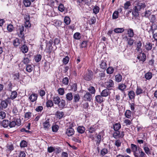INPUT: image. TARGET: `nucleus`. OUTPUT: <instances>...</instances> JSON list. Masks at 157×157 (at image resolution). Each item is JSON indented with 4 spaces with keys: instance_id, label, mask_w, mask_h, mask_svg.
Wrapping results in <instances>:
<instances>
[{
    "instance_id": "nucleus-11",
    "label": "nucleus",
    "mask_w": 157,
    "mask_h": 157,
    "mask_svg": "<svg viewBox=\"0 0 157 157\" xmlns=\"http://www.w3.org/2000/svg\"><path fill=\"white\" fill-rule=\"evenodd\" d=\"M37 97L38 95L37 94L33 93L29 96V98L31 102H34L36 100Z\"/></svg>"
},
{
    "instance_id": "nucleus-27",
    "label": "nucleus",
    "mask_w": 157,
    "mask_h": 157,
    "mask_svg": "<svg viewBox=\"0 0 157 157\" xmlns=\"http://www.w3.org/2000/svg\"><path fill=\"white\" fill-rule=\"evenodd\" d=\"M143 149L145 153L147 155H150L151 152L150 148L146 146L143 147Z\"/></svg>"
},
{
    "instance_id": "nucleus-51",
    "label": "nucleus",
    "mask_w": 157,
    "mask_h": 157,
    "mask_svg": "<svg viewBox=\"0 0 157 157\" xmlns=\"http://www.w3.org/2000/svg\"><path fill=\"white\" fill-rule=\"evenodd\" d=\"M59 10L61 12L64 11V5L62 4H60L59 5L58 7Z\"/></svg>"
},
{
    "instance_id": "nucleus-57",
    "label": "nucleus",
    "mask_w": 157,
    "mask_h": 157,
    "mask_svg": "<svg viewBox=\"0 0 157 157\" xmlns=\"http://www.w3.org/2000/svg\"><path fill=\"white\" fill-rule=\"evenodd\" d=\"M74 37L75 39L77 40L79 39L81 37L80 33H75L74 35Z\"/></svg>"
},
{
    "instance_id": "nucleus-45",
    "label": "nucleus",
    "mask_w": 157,
    "mask_h": 157,
    "mask_svg": "<svg viewBox=\"0 0 157 157\" xmlns=\"http://www.w3.org/2000/svg\"><path fill=\"white\" fill-rule=\"evenodd\" d=\"M118 11H115L113 13L112 15V18L113 19H116L118 18Z\"/></svg>"
},
{
    "instance_id": "nucleus-26",
    "label": "nucleus",
    "mask_w": 157,
    "mask_h": 157,
    "mask_svg": "<svg viewBox=\"0 0 157 157\" xmlns=\"http://www.w3.org/2000/svg\"><path fill=\"white\" fill-rule=\"evenodd\" d=\"M121 128V125L120 123H116L113 125V129L115 131H117Z\"/></svg>"
},
{
    "instance_id": "nucleus-17",
    "label": "nucleus",
    "mask_w": 157,
    "mask_h": 157,
    "mask_svg": "<svg viewBox=\"0 0 157 157\" xmlns=\"http://www.w3.org/2000/svg\"><path fill=\"white\" fill-rule=\"evenodd\" d=\"M17 94L16 91H12L11 93V94L10 95V98H10V99H13L15 98L17 96Z\"/></svg>"
},
{
    "instance_id": "nucleus-52",
    "label": "nucleus",
    "mask_w": 157,
    "mask_h": 157,
    "mask_svg": "<svg viewBox=\"0 0 157 157\" xmlns=\"http://www.w3.org/2000/svg\"><path fill=\"white\" fill-rule=\"evenodd\" d=\"M54 23L56 26H59L62 24V22L60 21L56 20L54 21Z\"/></svg>"
},
{
    "instance_id": "nucleus-36",
    "label": "nucleus",
    "mask_w": 157,
    "mask_h": 157,
    "mask_svg": "<svg viewBox=\"0 0 157 157\" xmlns=\"http://www.w3.org/2000/svg\"><path fill=\"white\" fill-rule=\"evenodd\" d=\"M65 101L64 100H60V102L58 105V106L60 108H63L65 105Z\"/></svg>"
},
{
    "instance_id": "nucleus-29",
    "label": "nucleus",
    "mask_w": 157,
    "mask_h": 157,
    "mask_svg": "<svg viewBox=\"0 0 157 157\" xmlns=\"http://www.w3.org/2000/svg\"><path fill=\"white\" fill-rule=\"evenodd\" d=\"M21 50L23 53H27L28 50L27 46L25 45H24L21 47Z\"/></svg>"
},
{
    "instance_id": "nucleus-30",
    "label": "nucleus",
    "mask_w": 157,
    "mask_h": 157,
    "mask_svg": "<svg viewBox=\"0 0 157 157\" xmlns=\"http://www.w3.org/2000/svg\"><path fill=\"white\" fill-rule=\"evenodd\" d=\"M13 150V147L12 144L8 145L7 146L6 151L7 152H10Z\"/></svg>"
},
{
    "instance_id": "nucleus-19",
    "label": "nucleus",
    "mask_w": 157,
    "mask_h": 157,
    "mask_svg": "<svg viewBox=\"0 0 157 157\" xmlns=\"http://www.w3.org/2000/svg\"><path fill=\"white\" fill-rule=\"evenodd\" d=\"M115 78L116 81L117 82H119L121 81L122 76L121 75L119 74L115 76Z\"/></svg>"
},
{
    "instance_id": "nucleus-53",
    "label": "nucleus",
    "mask_w": 157,
    "mask_h": 157,
    "mask_svg": "<svg viewBox=\"0 0 157 157\" xmlns=\"http://www.w3.org/2000/svg\"><path fill=\"white\" fill-rule=\"evenodd\" d=\"M59 126L58 125L55 124L52 127V130L53 132H56L58 129Z\"/></svg>"
},
{
    "instance_id": "nucleus-43",
    "label": "nucleus",
    "mask_w": 157,
    "mask_h": 157,
    "mask_svg": "<svg viewBox=\"0 0 157 157\" xmlns=\"http://www.w3.org/2000/svg\"><path fill=\"white\" fill-rule=\"evenodd\" d=\"M125 117L128 118H130L131 115V112L129 110H127L125 113Z\"/></svg>"
},
{
    "instance_id": "nucleus-15",
    "label": "nucleus",
    "mask_w": 157,
    "mask_h": 157,
    "mask_svg": "<svg viewBox=\"0 0 157 157\" xmlns=\"http://www.w3.org/2000/svg\"><path fill=\"white\" fill-rule=\"evenodd\" d=\"M100 68L102 70H105L107 68V65L105 61L102 60L100 64Z\"/></svg>"
},
{
    "instance_id": "nucleus-6",
    "label": "nucleus",
    "mask_w": 157,
    "mask_h": 157,
    "mask_svg": "<svg viewBox=\"0 0 157 157\" xmlns=\"http://www.w3.org/2000/svg\"><path fill=\"white\" fill-rule=\"evenodd\" d=\"M24 30V26H20L17 31L18 33V35L19 37L23 38L24 36V33L23 32Z\"/></svg>"
},
{
    "instance_id": "nucleus-12",
    "label": "nucleus",
    "mask_w": 157,
    "mask_h": 157,
    "mask_svg": "<svg viewBox=\"0 0 157 157\" xmlns=\"http://www.w3.org/2000/svg\"><path fill=\"white\" fill-rule=\"evenodd\" d=\"M146 58V57L145 54L144 53H141V52L137 57V58L139 60V61H142L143 62L145 60Z\"/></svg>"
},
{
    "instance_id": "nucleus-47",
    "label": "nucleus",
    "mask_w": 157,
    "mask_h": 157,
    "mask_svg": "<svg viewBox=\"0 0 157 157\" xmlns=\"http://www.w3.org/2000/svg\"><path fill=\"white\" fill-rule=\"evenodd\" d=\"M41 59V56L40 54L36 55L35 57V59L36 62L40 61Z\"/></svg>"
},
{
    "instance_id": "nucleus-33",
    "label": "nucleus",
    "mask_w": 157,
    "mask_h": 157,
    "mask_svg": "<svg viewBox=\"0 0 157 157\" xmlns=\"http://www.w3.org/2000/svg\"><path fill=\"white\" fill-rule=\"evenodd\" d=\"M67 99L68 101H71L72 100L73 96L72 93H68L66 95Z\"/></svg>"
},
{
    "instance_id": "nucleus-31",
    "label": "nucleus",
    "mask_w": 157,
    "mask_h": 157,
    "mask_svg": "<svg viewBox=\"0 0 157 157\" xmlns=\"http://www.w3.org/2000/svg\"><path fill=\"white\" fill-rule=\"evenodd\" d=\"M124 29L123 28H117L114 29V31L116 33H121L123 32Z\"/></svg>"
},
{
    "instance_id": "nucleus-62",
    "label": "nucleus",
    "mask_w": 157,
    "mask_h": 157,
    "mask_svg": "<svg viewBox=\"0 0 157 157\" xmlns=\"http://www.w3.org/2000/svg\"><path fill=\"white\" fill-rule=\"evenodd\" d=\"M69 82V79L67 77H65L63 79V83L66 85H67Z\"/></svg>"
},
{
    "instance_id": "nucleus-56",
    "label": "nucleus",
    "mask_w": 157,
    "mask_h": 157,
    "mask_svg": "<svg viewBox=\"0 0 157 157\" xmlns=\"http://www.w3.org/2000/svg\"><path fill=\"white\" fill-rule=\"evenodd\" d=\"M24 5L26 7L29 6L31 4V2L29 0H24Z\"/></svg>"
},
{
    "instance_id": "nucleus-8",
    "label": "nucleus",
    "mask_w": 157,
    "mask_h": 157,
    "mask_svg": "<svg viewBox=\"0 0 157 157\" xmlns=\"http://www.w3.org/2000/svg\"><path fill=\"white\" fill-rule=\"evenodd\" d=\"M98 128V126L96 125H94L87 128L88 131L90 133L94 132Z\"/></svg>"
},
{
    "instance_id": "nucleus-32",
    "label": "nucleus",
    "mask_w": 157,
    "mask_h": 157,
    "mask_svg": "<svg viewBox=\"0 0 157 157\" xmlns=\"http://www.w3.org/2000/svg\"><path fill=\"white\" fill-rule=\"evenodd\" d=\"M143 90L140 87L137 86L136 91L137 95H139L143 93Z\"/></svg>"
},
{
    "instance_id": "nucleus-60",
    "label": "nucleus",
    "mask_w": 157,
    "mask_h": 157,
    "mask_svg": "<svg viewBox=\"0 0 157 157\" xmlns=\"http://www.w3.org/2000/svg\"><path fill=\"white\" fill-rule=\"evenodd\" d=\"M59 94L61 95H63L64 93V90L63 88H59L58 90Z\"/></svg>"
},
{
    "instance_id": "nucleus-63",
    "label": "nucleus",
    "mask_w": 157,
    "mask_h": 157,
    "mask_svg": "<svg viewBox=\"0 0 157 157\" xmlns=\"http://www.w3.org/2000/svg\"><path fill=\"white\" fill-rule=\"evenodd\" d=\"M69 60V58L68 56H66L63 59V62L64 64H67L68 63Z\"/></svg>"
},
{
    "instance_id": "nucleus-39",
    "label": "nucleus",
    "mask_w": 157,
    "mask_h": 157,
    "mask_svg": "<svg viewBox=\"0 0 157 157\" xmlns=\"http://www.w3.org/2000/svg\"><path fill=\"white\" fill-rule=\"evenodd\" d=\"M71 21L69 17L66 16L64 17V22L67 25L70 24Z\"/></svg>"
},
{
    "instance_id": "nucleus-58",
    "label": "nucleus",
    "mask_w": 157,
    "mask_h": 157,
    "mask_svg": "<svg viewBox=\"0 0 157 157\" xmlns=\"http://www.w3.org/2000/svg\"><path fill=\"white\" fill-rule=\"evenodd\" d=\"M131 5V3L129 1L127 2L124 5V8L125 9H127L128 8L129 6Z\"/></svg>"
},
{
    "instance_id": "nucleus-4",
    "label": "nucleus",
    "mask_w": 157,
    "mask_h": 157,
    "mask_svg": "<svg viewBox=\"0 0 157 157\" xmlns=\"http://www.w3.org/2000/svg\"><path fill=\"white\" fill-rule=\"evenodd\" d=\"M93 76V73L89 70H87V71L84 75V78L85 80L89 81L92 79Z\"/></svg>"
},
{
    "instance_id": "nucleus-2",
    "label": "nucleus",
    "mask_w": 157,
    "mask_h": 157,
    "mask_svg": "<svg viewBox=\"0 0 157 157\" xmlns=\"http://www.w3.org/2000/svg\"><path fill=\"white\" fill-rule=\"evenodd\" d=\"M43 128L46 131L48 130L51 127V122L49 118L46 119L42 123Z\"/></svg>"
},
{
    "instance_id": "nucleus-54",
    "label": "nucleus",
    "mask_w": 157,
    "mask_h": 157,
    "mask_svg": "<svg viewBox=\"0 0 157 157\" xmlns=\"http://www.w3.org/2000/svg\"><path fill=\"white\" fill-rule=\"evenodd\" d=\"M57 115L58 118L61 119L63 117L64 113L63 112H58L57 113Z\"/></svg>"
},
{
    "instance_id": "nucleus-5",
    "label": "nucleus",
    "mask_w": 157,
    "mask_h": 157,
    "mask_svg": "<svg viewBox=\"0 0 157 157\" xmlns=\"http://www.w3.org/2000/svg\"><path fill=\"white\" fill-rule=\"evenodd\" d=\"M11 102L10 98H8L6 100L2 101L1 105V106L3 108L5 109L8 106V104L10 103Z\"/></svg>"
},
{
    "instance_id": "nucleus-21",
    "label": "nucleus",
    "mask_w": 157,
    "mask_h": 157,
    "mask_svg": "<svg viewBox=\"0 0 157 157\" xmlns=\"http://www.w3.org/2000/svg\"><path fill=\"white\" fill-rule=\"evenodd\" d=\"M95 100L98 103H101L103 101L102 96L101 95H98L95 96Z\"/></svg>"
},
{
    "instance_id": "nucleus-41",
    "label": "nucleus",
    "mask_w": 157,
    "mask_h": 157,
    "mask_svg": "<svg viewBox=\"0 0 157 157\" xmlns=\"http://www.w3.org/2000/svg\"><path fill=\"white\" fill-rule=\"evenodd\" d=\"M46 105L48 107H51L53 105V103L52 101L48 100L46 103Z\"/></svg>"
},
{
    "instance_id": "nucleus-7",
    "label": "nucleus",
    "mask_w": 157,
    "mask_h": 157,
    "mask_svg": "<svg viewBox=\"0 0 157 157\" xmlns=\"http://www.w3.org/2000/svg\"><path fill=\"white\" fill-rule=\"evenodd\" d=\"M105 86L107 89H109L113 87L114 86V82L113 80L109 79L105 83Z\"/></svg>"
},
{
    "instance_id": "nucleus-44",
    "label": "nucleus",
    "mask_w": 157,
    "mask_h": 157,
    "mask_svg": "<svg viewBox=\"0 0 157 157\" xmlns=\"http://www.w3.org/2000/svg\"><path fill=\"white\" fill-rule=\"evenodd\" d=\"M99 9L100 8L98 6H94L93 9L94 13L95 14H97L99 12Z\"/></svg>"
},
{
    "instance_id": "nucleus-10",
    "label": "nucleus",
    "mask_w": 157,
    "mask_h": 157,
    "mask_svg": "<svg viewBox=\"0 0 157 157\" xmlns=\"http://www.w3.org/2000/svg\"><path fill=\"white\" fill-rule=\"evenodd\" d=\"M110 92L109 89H106L103 90L101 93V95L102 97H106L109 96L110 94Z\"/></svg>"
},
{
    "instance_id": "nucleus-38",
    "label": "nucleus",
    "mask_w": 157,
    "mask_h": 157,
    "mask_svg": "<svg viewBox=\"0 0 157 157\" xmlns=\"http://www.w3.org/2000/svg\"><path fill=\"white\" fill-rule=\"evenodd\" d=\"M80 98V96L78 94H75L74 96V101L75 102L78 101Z\"/></svg>"
},
{
    "instance_id": "nucleus-13",
    "label": "nucleus",
    "mask_w": 157,
    "mask_h": 157,
    "mask_svg": "<svg viewBox=\"0 0 157 157\" xmlns=\"http://www.w3.org/2000/svg\"><path fill=\"white\" fill-rule=\"evenodd\" d=\"M74 130L71 128H67L66 132V134L68 136H72L73 135H74Z\"/></svg>"
},
{
    "instance_id": "nucleus-49",
    "label": "nucleus",
    "mask_w": 157,
    "mask_h": 157,
    "mask_svg": "<svg viewBox=\"0 0 157 157\" xmlns=\"http://www.w3.org/2000/svg\"><path fill=\"white\" fill-rule=\"evenodd\" d=\"M121 141L119 140H116L114 144L117 147H119L121 146Z\"/></svg>"
},
{
    "instance_id": "nucleus-20",
    "label": "nucleus",
    "mask_w": 157,
    "mask_h": 157,
    "mask_svg": "<svg viewBox=\"0 0 157 157\" xmlns=\"http://www.w3.org/2000/svg\"><path fill=\"white\" fill-rule=\"evenodd\" d=\"M127 34L129 37H132L134 36V32L133 30L131 28L128 29H127Z\"/></svg>"
},
{
    "instance_id": "nucleus-28",
    "label": "nucleus",
    "mask_w": 157,
    "mask_h": 157,
    "mask_svg": "<svg viewBox=\"0 0 157 157\" xmlns=\"http://www.w3.org/2000/svg\"><path fill=\"white\" fill-rule=\"evenodd\" d=\"M13 44L14 46H18L20 44V40L17 38H16L13 41Z\"/></svg>"
},
{
    "instance_id": "nucleus-55",
    "label": "nucleus",
    "mask_w": 157,
    "mask_h": 157,
    "mask_svg": "<svg viewBox=\"0 0 157 157\" xmlns=\"http://www.w3.org/2000/svg\"><path fill=\"white\" fill-rule=\"evenodd\" d=\"M128 44L131 46L133 45L134 42V40L133 39L131 38H128L127 39Z\"/></svg>"
},
{
    "instance_id": "nucleus-23",
    "label": "nucleus",
    "mask_w": 157,
    "mask_h": 157,
    "mask_svg": "<svg viewBox=\"0 0 157 157\" xmlns=\"http://www.w3.org/2000/svg\"><path fill=\"white\" fill-rule=\"evenodd\" d=\"M53 100L55 104H59L60 102V98L58 96L54 97Z\"/></svg>"
},
{
    "instance_id": "nucleus-24",
    "label": "nucleus",
    "mask_w": 157,
    "mask_h": 157,
    "mask_svg": "<svg viewBox=\"0 0 157 157\" xmlns=\"http://www.w3.org/2000/svg\"><path fill=\"white\" fill-rule=\"evenodd\" d=\"M126 87V86L124 84L120 83L119 84L118 86L119 90L121 91H123Z\"/></svg>"
},
{
    "instance_id": "nucleus-14",
    "label": "nucleus",
    "mask_w": 157,
    "mask_h": 157,
    "mask_svg": "<svg viewBox=\"0 0 157 157\" xmlns=\"http://www.w3.org/2000/svg\"><path fill=\"white\" fill-rule=\"evenodd\" d=\"M145 10H146L145 12L142 13V15L143 17H149L151 14V10H147V9H146Z\"/></svg>"
},
{
    "instance_id": "nucleus-42",
    "label": "nucleus",
    "mask_w": 157,
    "mask_h": 157,
    "mask_svg": "<svg viewBox=\"0 0 157 157\" xmlns=\"http://www.w3.org/2000/svg\"><path fill=\"white\" fill-rule=\"evenodd\" d=\"M20 146L21 147H24L27 145V143L24 140L22 141L20 143Z\"/></svg>"
},
{
    "instance_id": "nucleus-3",
    "label": "nucleus",
    "mask_w": 157,
    "mask_h": 157,
    "mask_svg": "<svg viewBox=\"0 0 157 157\" xmlns=\"http://www.w3.org/2000/svg\"><path fill=\"white\" fill-rule=\"evenodd\" d=\"M21 123V121L20 119L17 118L14 119V121H12L9 124V126L10 128L14 127L15 125L20 126Z\"/></svg>"
},
{
    "instance_id": "nucleus-40",
    "label": "nucleus",
    "mask_w": 157,
    "mask_h": 157,
    "mask_svg": "<svg viewBox=\"0 0 157 157\" xmlns=\"http://www.w3.org/2000/svg\"><path fill=\"white\" fill-rule=\"evenodd\" d=\"M152 44L149 42H147L146 43L145 45V48L147 50H150L152 48Z\"/></svg>"
},
{
    "instance_id": "nucleus-46",
    "label": "nucleus",
    "mask_w": 157,
    "mask_h": 157,
    "mask_svg": "<svg viewBox=\"0 0 157 157\" xmlns=\"http://www.w3.org/2000/svg\"><path fill=\"white\" fill-rule=\"evenodd\" d=\"M108 74H112L114 71V69L112 67H109L106 70Z\"/></svg>"
},
{
    "instance_id": "nucleus-64",
    "label": "nucleus",
    "mask_w": 157,
    "mask_h": 157,
    "mask_svg": "<svg viewBox=\"0 0 157 157\" xmlns=\"http://www.w3.org/2000/svg\"><path fill=\"white\" fill-rule=\"evenodd\" d=\"M139 157H146V156L145 153L142 150L139 151Z\"/></svg>"
},
{
    "instance_id": "nucleus-37",
    "label": "nucleus",
    "mask_w": 157,
    "mask_h": 157,
    "mask_svg": "<svg viewBox=\"0 0 157 157\" xmlns=\"http://www.w3.org/2000/svg\"><path fill=\"white\" fill-rule=\"evenodd\" d=\"M9 124V123L8 121L4 120L2 122V124L4 127L6 128L8 126Z\"/></svg>"
},
{
    "instance_id": "nucleus-59",
    "label": "nucleus",
    "mask_w": 157,
    "mask_h": 157,
    "mask_svg": "<svg viewBox=\"0 0 157 157\" xmlns=\"http://www.w3.org/2000/svg\"><path fill=\"white\" fill-rule=\"evenodd\" d=\"M7 29L10 32H12L13 29V27L11 24H9L7 26Z\"/></svg>"
},
{
    "instance_id": "nucleus-22",
    "label": "nucleus",
    "mask_w": 157,
    "mask_h": 157,
    "mask_svg": "<svg viewBox=\"0 0 157 157\" xmlns=\"http://www.w3.org/2000/svg\"><path fill=\"white\" fill-rule=\"evenodd\" d=\"M77 130L78 132L82 134L85 132V128L83 126H79L77 128Z\"/></svg>"
},
{
    "instance_id": "nucleus-18",
    "label": "nucleus",
    "mask_w": 157,
    "mask_h": 157,
    "mask_svg": "<svg viewBox=\"0 0 157 157\" xmlns=\"http://www.w3.org/2000/svg\"><path fill=\"white\" fill-rule=\"evenodd\" d=\"M34 68L33 66L30 64H27L26 66V70L28 72H31Z\"/></svg>"
},
{
    "instance_id": "nucleus-25",
    "label": "nucleus",
    "mask_w": 157,
    "mask_h": 157,
    "mask_svg": "<svg viewBox=\"0 0 157 157\" xmlns=\"http://www.w3.org/2000/svg\"><path fill=\"white\" fill-rule=\"evenodd\" d=\"M141 46L142 43L140 41H139L137 43L136 50L140 52H142V49L141 48Z\"/></svg>"
},
{
    "instance_id": "nucleus-61",
    "label": "nucleus",
    "mask_w": 157,
    "mask_h": 157,
    "mask_svg": "<svg viewBox=\"0 0 157 157\" xmlns=\"http://www.w3.org/2000/svg\"><path fill=\"white\" fill-rule=\"evenodd\" d=\"M88 90L91 94H94L95 93V90L94 87L93 86H90L88 88Z\"/></svg>"
},
{
    "instance_id": "nucleus-9",
    "label": "nucleus",
    "mask_w": 157,
    "mask_h": 157,
    "mask_svg": "<svg viewBox=\"0 0 157 157\" xmlns=\"http://www.w3.org/2000/svg\"><path fill=\"white\" fill-rule=\"evenodd\" d=\"M131 151L133 152V155L134 156L139 155L138 153L136 152L137 151V146L136 145L133 144H131Z\"/></svg>"
},
{
    "instance_id": "nucleus-48",
    "label": "nucleus",
    "mask_w": 157,
    "mask_h": 157,
    "mask_svg": "<svg viewBox=\"0 0 157 157\" xmlns=\"http://www.w3.org/2000/svg\"><path fill=\"white\" fill-rule=\"evenodd\" d=\"M6 117V113L5 112L2 111L0 112V119H3Z\"/></svg>"
},
{
    "instance_id": "nucleus-50",
    "label": "nucleus",
    "mask_w": 157,
    "mask_h": 157,
    "mask_svg": "<svg viewBox=\"0 0 157 157\" xmlns=\"http://www.w3.org/2000/svg\"><path fill=\"white\" fill-rule=\"evenodd\" d=\"M120 132L119 131H116L114 132L113 134V136L115 139L119 138Z\"/></svg>"
},
{
    "instance_id": "nucleus-34",
    "label": "nucleus",
    "mask_w": 157,
    "mask_h": 157,
    "mask_svg": "<svg viewBox=\"0 0 157 157\" xmlns=\"http://www.w3.org/2000/svg\"><path fill=\"white\" fill-rule=\"evenodd\" d=\"M145 77L146 79L147 80L150 79L152 77V74L151 72H147L145 74Z\"/></svg>"
},
{
    "instance_id": "nucleus-35",
    "label": "nucleus",
    "mask_w": 157,
    "mask_h": 157,
    "mask_svg": "<svg viewBox=\"0 0 157 157\" xmlns=\"http://www.w3.org/2000/svg\"><path fill=\"white\" fill-rule=\"evenodd\" d=\"M129 98L130 99L134 98L135 96V94L134 92L133 91H130L128 94Z\"/></svg>"
},
{
    "instance_id": "nucleus-1",
    "label": "nucleus",
    "mask_w": 157,
    "mask_h": 157,
    "mask_svg": "<svg viewBox=\"0 0 157 157\" xmlns=\"http://www.w3.org/2000/svg\"><path fill=\"white\" fill-rule=\"evenodd\" d=\"M147 6V3L139 2L136 4V6L134 8V10L132 11V14L134 16L136 17L138 15V12L144 10Z\"/></svg>"
},
{
    "instance_id": "nucleus-16",
    "label": "nucleus",
    "mask_w": 157,
    "mask_h": 157,
    "mask_svg": "<svg viewBox=\"0 0 157 157\" xmlns=\"http://www.w3.org/2000/svg\"><path fill=\"white\" fill-rule=\"evenodd\" d=\"M91 99V96L89 92H87L84 96V99L85 100L90 101Z\"/></svg>"
}]
</instances>
